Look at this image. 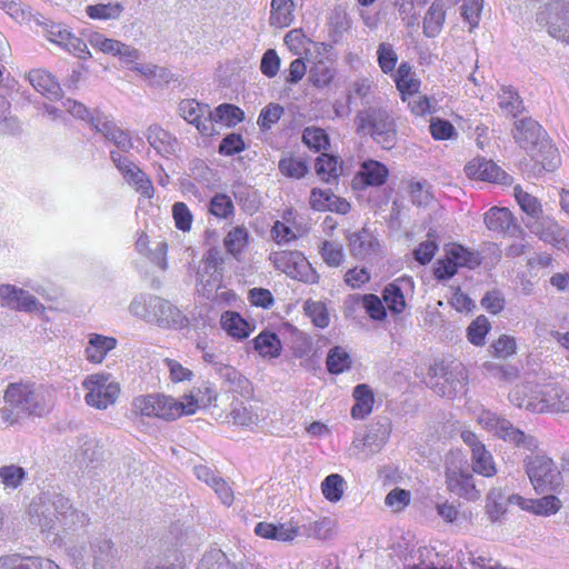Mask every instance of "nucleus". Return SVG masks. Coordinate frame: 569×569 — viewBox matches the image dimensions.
Here are the masks:
<instances>
[{"label": "nucleus", "instance_id": "obj_10", "mask_svg": "<svg viewBox=\"0 0 569 569\" xmlns=\"http://www.w3.org/2000/svg\"><path fill=\"white\" fill-rule=\"evenodd\" d=\"M222 264L223 258L217 249H210L204 256L197 272V290L209 300H217L219 297L229 295L222 288Z\"/></svg>", "mask_w": 569, "mask_h": 569}, {"label": "nucleus", "instance_id": "obj_59", "mask_svg": "<svg viewBox=\"0 0 569 569\" xmlns=\"http://www.w3.org/2000/svg\"><path fill=\"white\" fill-rule=\"evenodd\" d=\"M280 172L289 178L300 179L308 172V167L305 160L300 158L287 157L279 161Z\"/></svg>", "mask_w": 569, "mask_h": 569}, {"label": "nucleus", "instance_id": "obj_3", "mask_svg": "<svg viewBox=\"0 0 569 569\" xmlns=\"http://www.w3.org/2000/svg\"><path fill=\"white\" fill-rule=\"evenodd\" d=\"M29 519L41 532H53L59 527L64 530L81 527L88 522V516L74 509L62 495L43 493L29 507Z\"/></svg>", "mask_w": 569, "mask_h": 569}, {"label": "nucleus", "instance_id": "obj_17", "mask_svg": "<svg viewBox=\"0 0 569 569\" xmlns=\"http://www.w3.org/2000/svg\"><path fill=\"white\" fill-rule=\"evenodd\" d=\"M462 441L469 447L471 451V463L473 472L483 477L490 478L496 476L497 467L490 451L487 450L482 441L471 430H463L461 432Z\"/></svg>", "mask_w": 569, "mask_h": 569}, {"label": "nucleus", "instance_id": "obj_50", "mask_svg": "<svg viewBox=\"0 0 569 569\" xmlns=\"http://www.w3.org/2000/svg\"><path fill=\"white\" fill-rule=\"evenodd\" d=\"M498 106L506 113L517 117L522 111V101L511 87H501L498 93Z\"/></svg>", "mask_w": 569, "mask_h": 569}, {"label": "nucleus", "instance_id": "obj_34", "mask_svg": "<svg viewBox=\"0 0 569 569\" xmlns=\"http://www.w3.org/2000/svg\"><path fill=\"white\" fill-rule=\"evenodd\" d=\"M254 350L264 359H274L281 355L282 343L279 337L271 331L260 332L253 340Z\"/></svg>", "mask_w": 569, "mask_h": 569}, {"label": "nucleus", "instance_id": "obj_35", "mask_svg": "<svg viewBox=\"0 0 569 569\" xmlns=\"http://www.w3.org/2000/svg\"><path fill=\"white\" fill-rule=\"evenodd\" d=\"M220 323L222 329L232 338L242 340L250 336L251 326L234 311H226L221 315Z\"/></svg>", "mask_w": 569, "mask_h": 569}, {"label": "nucleus", "instance_id": "obj_16", "mask_svg": "<svg viewBox=\"0 0 569 569\" xmlns=\"http://www.w3.org/2000/svg\"><path fill=\"white\" fill-rule=\"evenodd\" d=\"M468 372L466 367L458 361H453L442 369V373L433 383V390L437 395L456 398L467 392Z\"/></svg>", "mask_w": 569, "mask_h": 569}, {"label": "nucleus", "instance_id": "obj_24", "mask_svg": "<svg viewBox=\"0 0 569 569\" xmlns=\"http://www.w3.org/2000/svg\"><path fill=\"white\" fill-rule=\"evenodd\" d=\"M90 558L94 569H109L117 559V549H114L111 539L99 536L89 541Z\"/></svg>", "mask_w": 569, "mask_h": 569}, {"label": "nucleus", "instance_id": "obj_18", "mask_svg": "<svg viewBox=\"0 0 569 569\" xmlns=\"http://www.w3.org/2000/svg\"><path fill=\"white\" fill-rule=\"evenodd\" d=\"M180 116L194 126L202 136L214 134L216 128L211 123V109L207 103H200L194 99H186L179 103Z\"/></svg>", "mask_w": 569, "mask_h": 569}, {"label": "nucleus", "instance_id": "obj_48", "mask_svg": "<svg viewBox=\"0 0 569 569\" xmlns=\"http://www.w3.org/2000/svg\"><path fill=\"white\" fill-rule=\"evenodd\" d=\"M501 489H491L487 496V513L491 521L499 520L506 512L507 505H512Z\"/></svg>", "mask_w": 569, "mask_h": 569}, {"label": "nucleus", "instance_id": "obj_9", "mask_svg": "<svg viewBox=\"0 0 569 569\" xmlns=\"http://www.w3.org/2000/svg\"><path fill=\"white\" fill-rule=\"evenodd\" d=\"M478 423L497 438L513 443L518 448L535 450L539 441L531 435H526L516 428L508 419L499 417L495 412L483 410L477 418Z\"/></svg>", "mask_w": 569, "mask_h": 569}, {"label": "nucleus", "instance_id": "obj_23", "mask_svg": "<svg viewBox=\"0 0 569 569\" xmlns=\"http://www.w3.org/2000/svg\"><path fill=\"white\" fill-rule=\"evenodd\" d=\"M413 281L409 277L397 278L393 282L387 284L382 292V298L388 309L393 313H401L406 309L405 293L411 291Z\"/></svg>", "mask_w": 569, "mask_h": 569}, {"label": "nucleus", "instance_id": "obj_57", "mask_svg": "<svg viewBox=\"0 0 569 569\" xmlns=\"http://www.w3.org/2000/svg\"><path fill=\"white\" fill-rule=\"evenodd\" d=\"M377 60L381 71L386 74L395 71L398 54L389 42H381L377 49Z\"/></svg>", "mask_w": 569, "mask_h": 569}, {"label": "nucleus", "instance_id": "obj_13", "mask_svg": "<svg viewBox=\"0 0 569 569\" xmlns=\"http://www.w3.org/2000/svg\"><path fill=\"white\" fill-rule=\"evenodd\" d=\"M273 267L292 279L317 283L319 276L306 257L299 251L282 250L270 253Z\"/></svg>", "mask_w": 569, "mask_h": 569}, {"label": "nucleus", "instance_id": "obj_22", "mask_svg": "<svg viewBox=\"0 0 569 569\" xmlns=\"http://www.w3.org/2000/svg\"><path fill=\"white\" fill-rule=\"evenodd\" d=\"M509 501L522 510L545 517L557 513L562 506L560 499L553 495H547L539 499H526L519 495H511Z\"/></svg>", "mask_w": 569, "mask_h": 569}, {"label": "nucleus", "instance_id": "obj_7", "mask_svg": "<svg viewBox=\"0 0 569 569\" xmlns=\"http://www.w3.org/2000/svg\"><path fill=\"white\" fill-rule=\"evenodd\" d=\"M82 389L86 391V403L98 410L113 406L121 392L119 381L112 373L106 371L87 376L82 381Z\"/></svg>", "mask_w": 569, "mask_h": 569}, {"label": "nucleus", "instance_id": "obj_37", "mask_svg": "<svg viewBox=\"0 0 569 569\" xmlns=\"http://www.w3.org/2000/svg\"><path fill=\"white\" fill-rule=\"evenodd\" d=\"M445 253L457 268L467 267L473 269L481 262L479 253L470 251L458 243H449L445 247Z\"/></svg>", "mask_w": 569, "mask_h": 569}, {"label": "nucleus", "instance_id": "obj_42", "mask_svg": "<svg viewBox=\"0 0 569 569\" xmlns=\"http://www.w3.org/2000/svg\"><path fill=\"white\" fill-rule=\"evenodd\" d=\"M513 196L521 210L526 213L525 220L539 218L543 213L540 200L525 191L520 186L513 188Z\"/></svg>", "mask_w": 569, "mask_h": 569}, {"label": "nucleus", "instance_id": "obj_46", "mask_svg": "<svg viewBox=\"0 0 569 569\" xmlns=\"http://www.w3.org/2000/svg\"><path fill=\"white\" fill-rule=\"evenodd\" d=\"M123 12L120 2L97 3L86 7V13L93 20H117Z\"/></svg>", "mask_w": 569, "mask_h": 569}, {"label": "nucleus", "instance_id": "obj_4", "mask_svg": "<svg viewBox=\"0 0 569 569\" xmlns=\"http://www.w3.org/2000/svg\"><path fill=\"white\" fill-rule=\"evenodd\" d=\"M509 401L535 413L569 412V392L553 381L518 383L509 392Z\"/></svg>", "mask_w": 569, "mask_h": 569}, {"label": "nucleus", "instance_id": "obj_15", "mask_svg": "<svg viewBox=\"0 0 569 569\" xmlns=\"http://www.w3.org/2000/svg\"><path fill=\"white\" fill-rule=\"evenodd\" d=\"M526 228L539 240L569 253V230L558 223L550 214H541L539 218L523 220Z\"/></svg>", "mask_w": 569, "mask_h": 569}, {"label": "nucleus", "instance_id": "obj_32", "mask_svg": "<svg viewBox=\"0 0 569 569\" xmlns=\"http://www.w3.org/2000/svg\"><path fill=\"white\" fill-rule=\"evenodd\" d=\"M543 134L542 127L531 118H523L515 122L512 136L523 148L537 143Z\"/></svg>", "mask_w": 569, "mask_h": 569}, {"label": "nucleus", "instance_id": "obj_30", "mask_svg": "<svg viewBox=\"0 0 569 569\" xmlns=\"http://www.w3.org/2000/svg\"><path fill=\"white\" fill-rule=\"evenodd\" d=\"M147 140L152 149L162 157H169L177 151L178 141L170 132L159 126H151L147 132Z\"/></svg>", "mask_w": 569, "mask_h": 569}, {"label": "nucleus", "instance_id": "obj_14", "mask_svg": "<svg viewBox=\"0 0 569 569\" xmlns=\"http://www.w3.org/2000/svg\"><path fill=\"white\" fill-rule=\"evenodd\" d=\"M391 430L392 425L388 418H380L371 423L363 437L356 438L352 441V449L357 458L366 460L378 453L387 443Z\"/></svg>", "mask_w": 569, "mask_h": 569}, {"label": "nucleus", "instance_id": "obj_26", "mask_svg": "<svg viewBox=\"0 0 569 569\" xmlns=\"http://www.w3.org/2000/svg\"><path fill=\"white\" fill-rule=\"evenodd\" d=\"M465 171L470 179L488 182H502L507 178V174L496 163L485 158H475L469 161Z\"/></svg>", "mask_w": 569, "mask_h": 569}, {"label": "nucleus", "instance_id": "obj_27", "mask_svg": "<svg viewBox=\"0 0 569 569\" xmlns=\"http://www.w3.org/2000/svg\"><path fill=\"white\" fill-rule=\"evenodd\" d=\"M349 250L355 258L366 259L379 252L380 243L372 231L363 228L350 234Z\"/></svg>", "mask_w": 569, "mask_h": 569}, {"label": "nucleus", "instance_id": "obj_54", "mask_svg": "<svg viewBox=\"0 0 569 569\" xmlns=\"http://www.w3.org/2000/svg\"><path fill=\"white\" fill-rule=\"evenodd\" d=\"M303 143L315 151L326 150L330 142L327 132L319 127H307L302 132Z\"/></svg>", "mask_w": 569, "mask_h": 569}, {"label": "nucleus", "instance_id": "obj_43", "mask_svg": "<svg viewBox=\"0 0 569 569\" xmlns=\"http://www.w3.org/2000/svg\"><path fill=\"white\" fill-rule=\"evenodd\" d=\"M337 74L332 64L319 60L315 62L309 70V81L317 89L327 88Z\"/></svg>", "mask_w": 569, "mask_h": 569}, {"label": "nucleus", "instance_id": "obj_12", "mask_svg": "<svg viewBox=\"0 0 569 569\" xmlns=\"http://www.w3.org/2000/svg\"><path fill=\"white\" fill-rule=\"evenodd\" d=\"M536 21L555 39L569 43V0H553L537 12Z\"/></svg>", "mask_w": 569, "mask_h": 569}, {"label": "nucleus", "instance_id": "obj_44", "mask_svg": "<svg viewBox=\"0 0 569 569\" xmlns=\"http://www.w3.org/2000/svg\"><path fill=\"white\" fill-rule=\"evenodd\" d=\"M244 118L243 111L234 104L222 103L211 110V123L221 122L226 127H236Z\"/></svg>", "mask_w": 569, "mask_h": 569}, {"label": "nucleus", "instance_id": "obj_5", "mask_svg": "<svg viewBox=\"0 0 569 569\" xmlns=\"http://www.w3.org/2000/svg\"><path fill=\"white\" fill-rule=\"evenodd\" d=\"M128 311L133 318L161 328L181 329L189 323L187 316L169 300L148 292L136 295Z\"/></svg>", "mask_w": 569, "mask_h": 569}, {"label": "nucleus", "instance_id": "obj_45", "mask_svg": "<svg viewBox=\"0 0 569 569\" xmlns=\"http://www.w3.org/2000/svg\"><path fill=\"white\" fill-rule=\"evenodd\" d=\"M249 232L246 227L237 226L232 228L223 239L226 250L234 258L242 253L248 244Z\"/></svg>", "mask_w": 569, "mask_h": 569}, {"label": "nucleus", "instance_id": "obj_2", "mask_svg": "<svg viewBox=\"0 0 569 569\" xmlns=\"http://www.w3.org/2000/svg\"><path fill=\"white\" fill-rule=\"evenodd\" d=\"M213 400L216 392L206 386L184 395L181 400L158 393L139 396L133 399L132 409L141 416L174 420L181 416L196 413L200 407H207Z\"/></svg>", "mask_w": 569, "mask_h": 569}, {"label": "nucleus", "instance_id": "obj_52", "mask_svg": "<svg viewBox=\"0 0 569 569\" xmlns=\"http://www.w3.org/2000/svg\"><path fill=\"white\" fill-rule=\"evenodd\" d=\"M21 129L20 121L11 114L10 101L0 96V133L14 134Z\"/></svg>", "mask_w": 569, "mask_h": 569}, {"label": "nucleus", "instance_id": "obj_33", "mask_svg": "<svg viewBox=\"0 0 569 569\" xmlns=\"http://www.w3.org/2000/svg\"><path fill=\"white\" fill-rule=\"evenodd\" d=\"M217 373L228 385L230 391L242 397H249L252 393L251 382L236 368L229 365H218Z\"/></svg>", "mask_w": 569, "mask_h": 569}, {"label": "nucleus", "instance_id": "obj_40", "mask_svg": "<svg viewBox=\"0 0 569 569\" xmlns=\"http://www.w3.org/2000/svg\"><path fill=\"white\" fill-rule=\"evenodd\" d=\"M395 82L397 89L402 94V100H407V96L418 93L420 88V81L412 74L411 66L407 62H402L395 74Z\"/></svg>", "mask_w": 569, "mask_h": 569}, {"label": "nucleus", "instance_id": "obj_61", "mask_svg": "<svg viewBox=\"0 0 569 569\" xmlns=\"http://www.w3.org/2000/svg\"><path fill=\"white\" fill-rule=\"evenodd\" d=\"M126 181L133 186L141 196L150 199L153 196V187L147 174L137 167L132 173H129Z\"/></svg>", "mask_w": 569, "mask_h": 569}, {"label": "nucleus", "instance_id": "obj_21", "mask_svg": "<svg viewBox=\"0 0 569 569\" xmlns=\"http://www.w3.org/2000/svg\"><path fill=\"white\" fill-rule=\"evenodd\" d=\"M91 126L121 151L127 152L132 148L129 133L117 127L107 116L98 114L96 118H91Z\"/></svg>", "mask_w": 569, "mask_h": 569}, {"label": "nucleus", "instance_id": "obj_1", "mask_svg": "<svg viewBox=\"0 0 569 569\" xmlns=\"http://www.w3.org/2000/svg\"><path fill=\"white\" fill-rule=\"evenodd\" d=\"M54 406L51 387L32 381L11 382L3 395L0 418L7 426H13L28 417H44Z\"/></svg>", "mask_w": 569, "mask_h": 569}, {"label": "nucleus", "instance_id": "obj_38", "mask_svg": "<svg viewBox=\"0 0 569 569\" xmlns=\"http://www.w3.org/2000/svg\"><path fill=\"white\" fill-rule=\"evenodd\" d=\"M355 405L351 408V416L355 419H365L372 411L375 398L372 390L367 385H358L352 393Z\"/></svg>", "mask_w": 569, "mask_h": 569}, {"label": "nucleus", "instance_id": "obj_29", "mask_svg": "<svg viewBox=\"0 0 569 569\" xmlns=\"http://www.w3.org/2000/svg\"><path fill=\"white\" fill-rule=\"evenodd\" d=\"M31 86L49 100H58L62 90L54 77L46 70L34 69L28 73Z\"/></svg>", "mask_w": 569, "mask_h": 569}, {"label": "nucleus", "instance_id": "obj_49", "mask_svg": "<svg viewBox=\"0 0 569 569\" xmlns=\"http://www.w3.org/2000/svg\"><path fill=\"white\" fill-rule=\"evenodd\" d=\"M326 365L330 373L339 375L350 369L351 357L345 348L337 346L329 350Z\"/></svg>", "mask_w": 569, "mask_h": 569}, {"label": "nucleus", "instance_id": "obj_53", "mask_svg": "<svg viewBox=\"0 0 569 569\" xmlns=\"http://www.w3.org/2000/svg\"><path fill=\"white\" fill-rule=\"evenodd\" d=\"M303 310L316 327L323 329L329 326L330 317L323 302L308 299Z\"/></svg>", "mask_w": 569, "mask_h": 569}, {"label": "nucleus", "instance_id": "obj_64", "mask_svg": "<svg viewBox=\"0 0 569 569\" xmlns=\"http://www.w3.org/2000/svg\"><path fill=\"white\" fill-rule=\"evenodd\" d=\"M11 569H59L52 560L41 557L21 558L12 561Z\"/></svg>", "mask_w": 569, "mask_h": 569}, {"label": "nucleus", "instance_id": "obj_19", "mask_svg": "<svg viewBox=\"0 0 569 569\" xmlns=\"http://www.w3.org/2000/svg\"><path fill=\"white\" fill-rule=\"evenodd\" d=\"M0 306L18 311H39L42 306L36 297L13 284L0 286Z\"/></svg>", "mask_w": 569, "mask_h": 569}, {"label": "nucleus", "instance_id": "obj_62", "mask_svg": "<svg viewBox=\"0 0 569 569\" xmlns=\"http://www.w3.org/2000/svg\"><path fill=\"white\" fill-rule=\"evenodd\" d=\"M320 253L323 261L330 267H339L345 259L342 246L333 241H323Z\"/></svg>", "mask_w": 569, "mask_h": 569}, {"label": "nucleus", "instance_id": "obj_11", "mask_svg": "<svg viewBox=\"0 0 569 569\" xmlns=\"http://www.w3.org/2000/svg\"><path fill=\"white\" fill-rule=\"evenodd\" d=\"M446 485L451 493L467 500L476 501L480 498V491L475 485L473 476L461 457L452 455L447 458Z\"/></svg>", "mask_w": 569, "mask_h": 569}, {"label": "nucleus", "instance_id": "obj_60", "mask_svg": "<svg viewBox=\"0 0 569 569\" xmlns=\"http://www.w3.org/2000/svg\"><path fill=\"white\" fill-rule=\"evenodd\" d=\"M233 203L229 196L218 193L209 202V212L217 218L227 219L233 214Z\"/></svg>", "mask_w": 569, "mask_h": 569}, {"label": "nucleus", "instance_id": "obj_55", "mask_svg": "<svg viewBox=\"0 0 569 569\" xmlns=\"http://www.w3.org/2000/svg\"><path fill=\"white\" fill-rule=\"evenodd\" d=\"M345 485L346 481L340 475H329L321 483V490L325 498L331 502L339 501L342 498Z\"/></svg>", "mask_w": 569, "mask_h": 569}, {"label": "nucleus", "instance_id": "obj_28", "mask_svg": "<svg viewBox=\"0 0 569 569\" xmlns=\"http://www.w3.org/2000/svg\"><path fill=\"white\" fill-rule=\"evenodd\" d=\"M117 339L99 333H90L84 348V357L90 363L99 365L106 359L108 352L117 347Z\"/></svg>", "mask_w": 569, "mask_h": 569}, {"label": "nucleus", "instance_id": "obj_25", "mask_svg": "<svg viewBox=\"0 0 569 569\" xmlns=\"http://www.w3.org/2000/svg\"><path fill=\"white\" fill-rule=\"evenodd\" d=\"M486 227L498 233H509L515 236L517 232H521L520 227L516 223L513 214L507 208L493 207L485 213Z\"/></svg>", "mask_w": 569, "mask_h": 569}, {"label": "nucleus", "instance_id": "obj_58", "mask_svg": "<svg viewBox=\"0 0 569 569\" xmlns=\"http://www.w3.org/2000/svg\"><path fill=\"white\" fill-rule=\"evenodd\" d=\"M27 476L26 470L17 465L0 467V480L7 489H17Z\"/></svg>", "mask_w": 569, "mask_h": 569}, {"label": "nucleus", "instance_id": "obj_8", "mask_svg": "<svg viewBox=\"0 0 569 569\" xmlns=\"http://www.w3.org/2000/svg\"><path fill=\"white\" fill-rule=\"evenodd\" d=\"M526 473L538 493L558 491L562 475L557 465L547 456L531 455L523 460Z\"/></svg>", "mask_w": 569, "mask_h": 569}, {"label": "nucleus", "instance_id": "obj_63", "mask_svg": "<svg viewBox=\"0 0 569 569\" xmlns=\"http://www.w3.org/2000/svg\"><path fill=\"white\" fill-rule=\"evenodd\" d=\"M489 329L490 323L488 319L485 316L478 317L467 329L468 340L475 346H482Z\"/></svg>", "mask_w": 569, "mask_h": 569}, {"label": "nucleus", "instance_id": "obj_56", "mask_svg": "<svg viewBox=\"0 0 569 569\" xmlns=\"http://www.w3.org/2000/svg\"><path fill=\"white\" fill-rule=\"evenodd\" d=\"M197 569H237L230 563L226 553L217 548L210 549L202 557Z\"/></svg>", "mask_w": 569, "mask_h": 569}, {"label": "nucleus", "instance_id": "obj_41", "mask_svg": "<svg viewBox=\"0 0 569 569\" xmlns=\"http://www.w3.org/2000/svg\"><path fill=\"white\" fill-rule=\"evenodd\" d=\"M292 0H272L269 22L276 28H286L295 19Z\"/></svg>", "mask_w": 569, "mask_h": 569}, {"label": "nucleus", "instance_id": "obj_36", "mask_svg": "<svg viewBox=\"0 0 569 569\" xmlns=\"http://www.w3.org/2000/svg\"><path fill=\"white\" fill-rule=\"evenodd\" d=\"M446 10L441 0H435L423 18V33L428 38L437 37L443 27Z\"/></svg>", "mask_w": 569, "mask_h": 569}, {"label": "nucleus", "instance_id": "obj_31", "mask_svg": "<svg viewBox=\"0 0 569 569\" xmlns=\"http://www.w3.org/2000/svg\"><path fill=\"white\" fill-rule=\"evenodd\" d=\"M267 410L261 406L239 403L230 412L232 422L241 427H253L264 421Z\"/></svg>", "mask_w": 569, "mask_h": 569}, {"label": "nucleus", "instance_id": "obj_6", "mask_svg": "<svg viewBox=\"0 0 569 569\" xmlns=\"http://www.w3.org/2000/svg\"><path fill=\"white\" fill-rule=\"evenodd\" d=\"M355 128L358 134L370 136L383 149L390 150L396 144V123L386 108L371 106L358 111Z\"/></svg>", "mask_w": 569, "mask_h": 569}, {"label": "nucleus", "instance_id": "obj_39", "mask_svg": "<svg viewBox=\"0 0 569 569\" xmlns=\"http://www.w3.org/2000/svg\"><path fill=\"white\" fill-rule=\"evenodd\" d=\"M389 174L388 168L376 160H367L362 162L359 176L367 186L379 187L382 186Z\"/></svg>", "mask_w": 569, "mask_h": 569}, {"label": "nucleus", "instance_id": "obj_51", "mask_svg": "<svg viewBox=\"0 0 569 569\" xmlns=\"http://www.w3.org/2000/svg\"><path fill=\"white\" fill-rule=\"evenodd\" d=\"M133 70L138 71L142 77L149 80L150 83L156 86L169 83L174 80V74L170 70L151 63L136 66Z\"/></svg>", "mask_w": 569, "mask_h": 569}, {"label": "nucleus", "instance_id": "obj_20", "mask_svg": "<svg viewBox=\"0 0 569 569\" xmlns=\"http://www.w3.org/2000/svg\"><path fill=\"white\" fill-rule=\"evenodd\" d=\"M47 38L79 59H87L90 57V51L86 42L61 24H52L47 30Z\"/></svg>", "mask_w": 569, "mask_h": 569}, {"label": "nucleus", "instance_id": "obj_47", "mask_svg": "<svg viewBox=\"0 0 569 569\" xmlns=\"http://www.w3.org/2000/svg\"><path fill=\"white\" fill-rule=\"evenodd\" d=\"M316 173L325 182L338 178L341 172L338 158L328 153H321L316 160Z\"/></svg>", "mask_w": 569, "mask_h": 569}]
</instances>
